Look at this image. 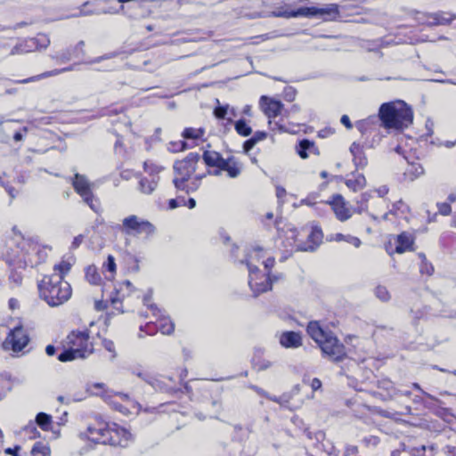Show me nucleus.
<instances>
[{
	"label": "nucleus",
	"mask_w": 456,
	"mask_h": 456,
	"mask_svg": "<svg viewBox=\"0 0 456 456\" xmlns=\"http://www.w3.org/2000/svg\"><path fill=\"white\" fill-rule=\"evenodd\" d=\"M15 141H20L22 139V135L20 133H16L13 136Z\"/></svg>",
	"instance_id": "64"
},
{
	"label": "nucleus",
	"mask_w": 456,
	"mask_h": 456,
	"mask_svg": "<svg viewBox=\"0 0 456 456\" xmlns=\"http://www.w3.org/2000/svg\"><path fill=\"white\" fill-rule=\"evenodd\" d=\"M266 137V133L265 132H257L255 134V135L252 137V140L256 141V144L264 140Z\"/></svg>",
	"instance_id": "54"
},
{
	"label": "nucleus",
	"mask_w": 456,
	"mask_h": 456,
	"mask_svg": "<svg viewBox=\"0 0 456 456\" xmlns=\"http://www.w3.org/2000/svg\"><path fill=\"white\" fill-rule=\"evenodd\" d=\"M29 44H31L30 45H34L36 44H38L40 45L41 48H45L48 46V45L50 44V40L48 37H46L45 36H39L36 39H30L29 40Z\"/></svg>",
	"instance_id": "42"
},
{
	"label": "nucleus",
	"mask_w": 456,
	"mask_h": 456,
	"mask_svg": "<svg viewBox=\"0 0 456 456\" xmlns=\"http://www.w3.org/2000/svg\"><path fill=\"white\" fill-rule=\"evenodd\" d=\"M45 353L49 355V356H53L54 354H55V347L52 345H48L45 348Z\"/></svg>",
	"instance_id": "59"
},
{
	"label": "nucleus",
	"mask_w": 456,
	"mask_h": 456,
	"mask_svg": "<svg viewBox=\"0 0 456 456\" xmlns=\"http://www.w3.org/2000/svg\"><path fill=\"white\" fill-rule=\"evenodd\" d=\"M350 151L351 153L355 157L358 153H360L361 151V148H360V145L354 142L351 146H350Z\"/></svg>",
	"instance_id": "55"
},
{
	"label": "nucleus",
	"mask_w": 456,
	"mask_h": 456,
	"mask_svg": "<svg viewBox=\"0 0 456 456\" xmlns=\"http://www.w3.org/2000/svg\"><path fill=\"white\" fill-rule=\"evenodd\" d=\"M157 183L158 182L154 178L151 180L142 178L139 183L140 191L145 194H150L156 189Z\"/></svg>",
	"instance_id": "26"
},
{
	"label": "nucleus",
	"mask_w": 456,
	"mask_h": 456,
	"mask_svg": "<svg viewBox=\"0 0 456 456\" xmlns=\"http://www.w3.org/2000/svg\"><path fill=\"white\" fill-rule=\"evenodd\" d=\"M84 46H85V42L83 40H81L77 44L76 49L80 51L82 53H84Z\"/></svg>",
	"instance_id": "61"
},
{
	"label": "nucleus",
	"mask_w": 456,
	"mask_h": 456,
	"mask_svg": "<svg viewBox=\"0 0 456 456\" xmlns=\"http://www.w3.org/2000/svg\"><path fill=\"white\" fill-rule=\"evenodd\" d=\"M412 244V237L406 232H403L397 236L395 251L397 253H403L407 250H410L411 248Z\"/></svg>",
	"instance_id": "19"
},
{
	"label": "nucleus",
	"mask_w": 456,
	"mask_h": 456,
	"mask_svg": "<svg viewBox=\"0 0 456 456\" xmlns=\"http://www.w3.org/2000/svg\"><path fill=\"white\" fill-rule=\"evenodd\" d=\"M255 145H256V141L252 140V138H250L249 140H248L244 142V145H243L244 151L248 152Z\"/></svg>",
	"instance_id": "50"
},
{
	"label": "nucleus",
	"mask_w": 456,
	"mask_h": 456,
	"mask_svg": "<svg viewBox=\"0 0 456 456\" xmlns=\"http://www.w3.org/2000/svg\"><path fill=\"white\" fill-rule=\"evenodd\" d=\"M200 159V157L198 153H190L183 159L175 163L174 183L177 189L190 191H195L200 186V181L205 176L204 174L196 175L190 183H187L195 173Z\"/></svg>",
	"instance_id": "4"
},
{
	"label": "nucleus",
	"mask_w": 456,
	"mask_h": 456,
	"mask_svg": "<svg viewBox=\"0 0 456 456\" xmlns=\"http://www.w3.org/2000/svg\"><path fill=\"white\" fill-rule=\"evenodd\" d=\"M379 117L387 128L402 129L412 123V111L402 101L384 103L379 109Z\"/></svg>",
	"instance_id": "5"
},
{
	"label": "nucleus",
	"mask_w": 456,
	"mask_h": 456,
	"mask_svg": "<svg viewBox=\"0 0 456 456\" xmlns=\"http://www.w3.org/2000/svg\"><path fill=\"white\" fill-rule=\"evenodd\" d=\"M334 212L336 217L340 222H346L353 216V209L348 206V202L340 194H334L327 201Z\"/></svg>",
	"instance_id": "11"
},
{
	"label": "nucleus",
	"mask_w": 456,
	"mask_h": 456,
	"mask_svg": "<svg viewBox=\"0 0 456 456\" xmlns=\"http://www.w3.org/2000/svg\"><path fill=\"white\" fill-rule=\"evenodd\" d=\"M143 167L144 170L151 175L159 174L162 170L160 166L156 165L150 160L144 162Z\"/></svg>",
	"instance_id": "37"
},
{
	"label": "nucleus",
	"mask_w": 456,
	"mask_h": 456,
	"mask_svg": "<svg viewBox=\"0 0 456 456\" xmlns=\"http://www.w3.org/2000/svg\"><path fill=\"white\" fill-rule=\"evenodd\" d=\"M185 206H187L191 209L195 208V206H196L195 200L192 199V198L189 199L188 201H186V205Z\"/></svg>",
	"instance_id": "60"
},
{
	"label": "nucleus",
	"mask_w": 456,
	"mask_h": 456,
	"mask_svg": "<svg viewBox=\"0 0 456 456\" xmlns=\"http://www.w3.org/2000/svg\"><path fill=\"white\" fill-rule=\"evenodd\" d=\"M32 456H50V449L45 444L37 442L31 450Z\"/></svg>",
	"instance_id": "32"
},
{
	"label": "nucleus",
	"mask_w": 456,
	"mask_h": 456,
	"mask_svg": "<svg viewBox=\"0 0 456 456\" xmlns=\"http://www.w3.org/2000/svg\"><path fill=\"white\" fill-rule=\"evenodd\" d=\"M265 268L267 271H270L274 265V258L273 256H268L265 260L263 261Z\"/></svg>",
	"instance_id": "49"
},
{
	"label": "nucleus",
	"mask_w": 456,
	"mask_h": 456,
	"mask_svg": "<svg viewBox=\"0 0 456 456\" xmlns=\"http://www.w3.org/2000/svg\"><path fill=\"white\" fill-rule=\"evenodd\" d=\"M232 158H228L226 159H223L222 157L220 158V160L218 161L217 165H216V167L219 168V170H216L215 171V175H219L221 171L224 170V171H226L227 169V167H228V164L231 163V160H232Z\"/></svg>",
	"instance_id": "43"
},
{
	"label": "nucleus",
	"mask_w": 456,
	"mask_h": 456,
	"mask_svg": "<svg viewBox=\"0 0 456 456\" xmlns=\"http://www.w3.org/2000/svg\"><path fill=\"white\" fill-rule=\"evenodd\" d=\"M229 111V105L218 106L215 109L214 114L217 118L223 119Z\"/></svg>",
	"instance_id": "44"
},
{
	"label": "nucleus",
	"mask_w": 456,
	"mask_h": 456,
	"mask_svg": "<svg viewBox=\"0 0 456 456\" xmlns=\"http://www.w3.org/2000/svg\"><path fill=\"white\" fill-rule=\"evenodd\" d=\"M424 172L422 166L419 163L408 164L403 175L406 179L413 181L421 175Z\"/></svg>",
	"instance_id": "21"
},
{
	"label": "nucleus",
	"mask_w": 456,
	"mask_h": 456,
	"mask_svg": "<svg viewBox=\"0 0 456 456\" xmlns=\"http://www.w3.org/2000/svg\"><path fill=\"white\" fill-rule=\"evenodd\" d=\"M109 427L103 423H98L97 427H88L86 433L88 440L94 444H108Z\"/></svg>",
	"instance_id": "14"
},
{
	"label": "nucleus",
	"mask_w": 456,
	"mask_h": 456,
	"mask_svg": "<svg viewBox=\"0 0 456 456\" xmlns=\"http://www.w3.org/2000/svg\"><path fill=\"white\" fill-rule=\"evenodd\" d=\"M376 297L383 302H387L390 299V293L387 289L384 286H378L375 289Z\"/></svg>",
	"instance_id": "36"
},
{
	"label": "nucleus",
	"mask_w": 456,
	"mask_h": 456,
	"mask_svg": "<svg viewBox=\"0 0 456 456\" xmlns=\"http://www.w3.org/2000/svg\"><path fill=\"white\" fill-rule=\"evenodd\" d=\"M307 333L330 361L338 362L346 358L345 346L330 331L323 330L318 322H309Z\"/></svg>",
	"instance_id": "2"
},
{
	"label": "nucleus",
	"mask_w": 456,
	"mask_h": 456,
	"mask_svg": "<svg viewBox=\"0 0 456 456\" xmlns=\"http://www.w3.org/2000/svg\"><path fill=\"white\" fill-rule=\"evenodd\" d=\"M71 264L68 261L62 260L53 266V273L61 276L63 280L64 276L70 271Z\"/></svg>",
	"instance_id": "27"
},
{
	"label": "nucleus",
	"mask_w": 456,
	"mask_h": 456,
	"mask_svg": "<svg viewBox=\"0 0 456 456\" xmlns=\"http://www.w3.org/2000/svg\"><path fill=\"white\" fill-rule=\"evenodd\" d=\"M309 238L319 243L322 239V232L320 229L314 228L309 235Z\"/></svg>",
	"instance_id": "47"
},
{
	"label": "nucleus",
	"mask_w": 456,
	"mask_h": 456,
	"mask_svg": "<svg viewBox=\"0 0 456 456\" xmlns=\"http://www.w3.org/2000/svg\"><path fill=\"white\" fill-rule=\"evenodd\" d=\"M185 205H186V200L183 198L172 199L169 200V208H171V209L176 208L179 206H185Z\"/></svg>",
	"instance_id": "48"
},
{
	"label": "nucleus",
	"mask_w": 456,
	"mask_h": 456,
	"mask_svg": "<svg viewBox=\"0 0 456 456\" xmlns=\"http://www.w3.org/2000/svg\"><path fill=\"white\" fill-rule=\"evenodd\" d=\"M331 240L335 241L345 240L349 244H352L355 248H359L362 244V241L359 238L352 236V235H344L342 233H336L332 235Z\"/></svg>",
	"instance_id": "25"
},
{
	"label": "nucleus",
	"mask_w": 456,
	"mask_h": 456,
	"mask_svg": "<svg viewBox=\"0 0 456 456\" xmlns=\"http://www.w3.org/2000/svg\"><path fill=\"white\" fill-rule=\"evenodd\" d=\"M338 7L335 4H330L323 8L316 7H301L297 11L289 10L288 4L277 7L271 12L270 16L277 18H296V17H310L323 16L325 20H334L338 17Z\"/></svg>",
	"instance_id": "7"
},
{
	"label": "nucleus",
	"mask_w": 456,
	"mask_h": 456,
	"mask_svg": "<svg viewBox=\"0 0 456 456\" xmlns=\"http://www.w3.org/2000/svg\"><path fill=\"white\" fill-rule=\"evenodd\" d=\"M47 249L33 239H22L6 253V263L20 269L35 267L46 259Z\"/></svg>",
	"instance_id": "1"
},
{
	"label": "nucleus",
	"mask_w": 456,
	"mask_h": 456,
	"mask_svg": "<svg viewBox=\"0 0 456 456\" xmlns=\"http://www.w3.org/2000/svg\"><path fill=\"white\" fill-rule=\"evenodd\" d=\"M248 284L256 296L271 289L272 283L269 277L264 274L258 275L256 271L251 268V262H248Z\"/></svg>",
	"instance_id": "12"
},
{
	"label": "nucleus",
	"mask_w": 456,
	"mask_h": 456,
	"mask_svg": "<svg viewBox=\"0 0 456 456\" xmlns=\"http://www.w3.org/2000/svg\"><path fill=\"white\" fill-rule=\"evenodd\" d=\"M120 231L130 236H138L141 234L149 236L154 233L155 227L148 220L141 218L136 215H131L122 220Z\"/></svg>",
	"instance_id": "8"
},
{
	"label": "nucleus",
	"mask_w": 456,
	"mask_h": 456,
	"mask_svg": "<svg viewBox=\"0 0 456 456\" xmlns=\"http://www.w3.org/2000/svg\"><path fill=\"white\" fill-rule=\"evenodd\" d=\"M11 273L9 275L10 282L13 283L15 286H19L22 282V274L18 270H20L18 267L10 266Z\"/></svg>",
	"instance_id": "35"
},
{
	"label": "nucleus",
	"mask_w": 456,
	"mask_h": 456,
	"mask_svg": "<svg viewBox=\"0 0 456 456\" xmlns=\"http://www.w3.org/2000/svg\"><path fill=\"white\" fill-rule=\"evenodd\" d=\"M204 134V129L202 128H185L183 132V137L185 139H199Z\"/></svg>",
	"instance_id": "33"
},
{
	"label": "nucleus",
	"mask_w": 456,
	"mask_h": 456,
	"mask_svg": "<svg viewBox=\"0 0 456 456\" xmlns=\"http://www.w3.org/2000/svg\"><path fill=\"white\" fill-rule=\"evenodd\" d=\"M260 108L268 118H275L281 114L283 104L280 101L263 95L259 101Z\"/></svg>",
	"instance_id": "15"
},
{
	"label": "nucleus",
	"mask_w": 456,
	"mask_h": 456,
	"mask_svg": "<svg viewBox=\"0 0 456 456\" xmlns=\"http://www.w3.org/2000/svg\"><path fill=\"white\" fill-rule=\"evenodd\" d=\"M36 422L43 430H48L51 427L52 417L46 413L40 412L36 417Z\"/></svg>",
	"instance_id": "30"
},
{
	"label": "nucleus",
	"mask_w": 456,
	"mask_h": 456,
	"mask_svg": "<svg viewBox=\"0 0 456 456\" xmlns=\"http://www.w3.org/2000/svg\"><path fill=\"white\" fill-rule=\"evenodd\" d=\"M20 450V447L19 446H16L14 449H12V448H7L5 449V453L6 454H10V455H13V456H18L17 455V451Z\"/></svg>",
	"instance_id": "58"
},
{
	"label": "nucleus",
	"mask_w": 456,
	"mask_h": 456,
	"mask_svg": "<svg viewBox=\"0 0 456 456\" xmlns=\"http://www.w3.org/2000/svg\"><path fill=\"white\" fill-rule=\"evenodd\" d=\"M221 155L216 151H207L203 154V160L207 166L216 167Z\"/></svg>",
	"instance_id": "29"
},
{
	"label": "nucleus",
	"mask_w": 456,
	"mask_h": 456,
	"mask_svg": "<svg viewBox=\"0 0 456 456\" xmlns=\"http://www.w3.org/2000/svg\"><path fill=\"white\" fill-rule=\"evenodd\" d=\"M157 327L162 334L170 335L175 330V323L168 317H162L158 320Z\"/></svg>",
	"instance_id": "24"
},
{
	"label": "nucleus",
	"mask_w": 456,
	"mask_h": 456,
	"mask_svg": "<svg viewBox=\"0 0 456 456\" xmlns=\"http://www.w3.org/2000/svg\"><path fill=\"white\" fill-rule=\"evenodd\" d=\"M340 122L347 128V129H351L352 128V123L350 121V118L347 115H343L341 117V119H340Z\"/></svg>",
	"instance_id": "51"
},
{
	"label": "nucleus",
	"mask_w": 456,
	"mask_h": 456,
	"mask_svg": "<svg viewBox=\"0 0 456 456\" xmlns=\"http://www.w3.org/2000/svg\"><path fill=\"white\" fill-rule=\"evenodd\" d=\"M102 345L107 351L111 353L110 358L113 359L116 356L114 343L111 340L105 338L102 340Z\"/></svg>",
	"instance_id": "46"
},
{
	"label": "nucleus",
	"mask_w": 456,
	"mask_h": 456,
	"mask_svg": "<svg viewBox=\"0 0 456 456\" xmlns=\"http://www.w3.org/2000/svg\"><path fill=\"white\" fill-rule=\"evenodd\" d=\"M28 43H29V41L26 42L25 45L20 44V45H15L12 49L11 54L14 55V54L24 53L29 52L32 45H28Z\"/></svg>",
	"instance_id": "39"
},
{
	"label": "nucleus",
	"mask_w": 456,
	"mask_h": 456,
	"mask_svg": "<svg viewBox=\"0 0 456 456\" xmlns=\"http://www.w3.org/2000/svg\"><path fill=\"white\" fill-rule=\"evenodd\" d=\"M370 197V194L368 192L362 194L361 200L358 202V207L356 208V211L358 213H362L367 209L366 203L368 202Z\"/></svg>",
	"instance_id": "40"
},
{
	"label": "nucleus",
	"mask_w": 456,
	"mask_h": 456,
	"mask_svg": "<svg viewBox=\"0 0 456 456\" xmlns=\"http://www.w3.org/2000/svg\"><path fill=\"white\" fill-rule=\"evenodd\" d=\"M29 338L21 325L14 327L3 343L5 350L21 351L28 344Z\"/></svg>",
	"instance_id": "10"
},
{
	"label": "nucleus",
	"mask_w": 456,
	"mask_h": 456,
	"mask_svg": "<svg viewBox=\"0 0 456 456\" xmlns=\"http://www.w3.org/2000/svg\"><path fill=\"white\" fill-rule=\"evenodd\" d=\"M455 18L456 16L446 12H435L428 14L425 22L429 26L447 25Z\"/></svg>",
	"instance_id": "16"
},
{
	"label": "nucleus",
	"mask_w": 456,
	"mask_h": 456,
	"mask_svg": "<svg viewBox=\"0 0 456 456\" xmlns=\"http://www.w3.org/2000/svg\"><path fill=\"white\" fill-rule=\"evenodd\" d=\"M297 153L302 159H306L308 157L307 151L311 153L316 152V148L314 143L309 140H302L300 141L297 147Z\"/></svg>",
	"instance_id": "23"
},
{
	"label": "nucleus",
	"mask_w": 456,
	"mask_h": 456,
	"mask_svg": "<svg viewBox=\"0 0 456 456\" xmlns=\"http://www.w3.org/2000/svg\"><path fill=\"white\" fill-rule=\"evenodd\" d=\"M276 195L279 199L283 198L286 195V191L282 187H276Z\"/></svg>",
	"instance_id": "57"
},
{
	"label": "nucleus",
	"mask_w": 456,
	"mask_h": 456,
	"mask_svg": "<svg viewBox=\"0 0 456 456\" xmlns=\"http://www.w3.org/2000/svg\"><path fill=\"white\" fill-rule=\"evenodd\" d=\"M419 256L422 259V263L420 265V273L428 274V275H431L434 272V268H433L432 265L426 261V257L424 255L419 254Z\"/></svg>",
	"instance_id": "38"
},
{
	"label": "nucleus",
	"mask_w": 456,
	"mask_h": 456,
	"mask_svg": "<svg viewBox=\"0 0 456 456\" xmlns=\"http://www.w3.org/2000/svg\"><path fill=\"white\" fill-rule=\"evenodd\" d=\"M132 434L126 428L118 427L117 425H113V427L111 428L109 427V444L126 447L128 444L132 441Z\"/></svg>",
	"instance_id": "13"
},
{
	"label": "nucleus",
	"mask_w": 456,
	"mask_h": 456,
	"mask_svg": "<svg viewBox=\"0 0 456 456\" xmlns=\"http://www.w3.org/2000/svg\"><path fill=\"white\" fill-rule=\"evenodd\" d=\"M236 132L242 136H248L252 133V129L244 119L238 120L235 125Z\"/></svg>",
	"instance_id": "34"
},
{
	"label": "nucleus",
	"mask_w": 456,
	"mask_h": 456,
	"mask_svg": "<svg viewBox=\"0 0 456 456\" xmlns=\"http://www.w3.org/2000/svg\"><path fill=\"white\" fill-rule=\"evenodd\" d=\"M437 208L439 213L443 216H448L452 211V208L449 202L438 203Z\"/></svg>",
	"instance_id": "45"
},
{
	"label": "nucleus",
	"mask_w": 456,
	"mask_h": 456,
	"mask_svg": "<svg viewBox=\"0 0 456 456\" xmlns=\"http://www.w3.org/2000/svg\"><path fill=\"white\" fill-rule=\"evenodd\" d=\"M83 240H84V236L82 234L80 235H77V237L74 238L73 240V242H72V247L74 248H77L80 246V244L83 242Z\"/></svg>",
	"instance_id": "53"
},
{
	"label": "nucleus",
	"mask_w": 456,
	"mask_h": 456,
	"mask_svg": "<svg viewBox=\"0 0 456 456\" xmlns=\"http://www.w3.org/2000/svg\"><path fill=\"white\" fill-rule=\"evenodd\" d=\"M377 192L379 197H384L385 195H387L388 193V188L386 185H383V186L379 187V189H377Z\"/></svg>",
	"instance_id": "56"
},
{
	"label": "nucleus",
	"mask_w": 456,
	"mask_h": 456,
	"mask_svg": "<svg viewBox=\"0 0 456 456\" xmlns=\"http://www.w3.org/2000/svg\"><path fill=\"white\" fill-rule=\"evenodd\" d=\"M74 68H75V65H71V66H69V67H66V68H63V69H53V70L47 71V72L42 73V74L35 76V77H31L29 78H27V79H24V80L20 81V83H28V82L37 81V80H39L41 78H45V77H53V76H57V75H60V74H61L63 72L71 71V70L74 69Z\"/></svg>",
	"instance_id": "20"
},
{
	"label": "nucleus",
	"mask_w": 456,
	"mask_h": 456,
	"mask_svg": "<svg viewBox=\"0 0 456 456\" xmlns=\"http://www.w3.org/2000/svg\"><path fill=\"white\" fill-rule=\"evenodd\" d=\"M103 267L106 268L111 273V276L109 279H112L113 274L116 272L115 258L110 255L107 258V262L103 265Z\"/></svg>",
	"instance_id": "41"
},
{
	"label": "nucleus",
	"mask_w": 456,
	"mask_h": 456,
	"mask_svg": "<svg viewBox=\"0 0 456 456\" xmlns=\"http://www.w3.org/2000/svg\"><path fill=\"white\" fill-rule=\"evenodd\" d=\"M366 184V179L362 174H352L346 178V185L352 191H357L362 190Z\"/></svg>",
	"instance_id": "18"
},
{
	"label": "nucleus",
	"mask_w": 456,
	"mask_h": 456,
	"mask_svg": "<svg viewBox=\"0 0 456 456\" xmlns=\"http://www.w3.org/2000/svg\"><path fill=\"white\" fill-rule=\"evenodd\" d=\"M66 346L68 349L58 356L61 362L83 359L90 355L94 351L89 331L86 330L71 331L66 338Z\"/></svg>",
	"instance_id": "6"
},
{
	"label": "nucleus",
	"mask_w": 456,
	"mask_h": 456,
	"mask_svg": "<svg viewBox=\"0 0 456 456\" xmlns=\"http://www.w3.org/2000/svg\"><path fill=\"white\" fill-rule=\"evenodd\" d=\"M243 113L246 115H250V106L247 105L243 109Z\"/></svg>",
	"instance_id": "63"
},
{
	"label": "nucleus",
	"mask_w": 456,
	"mask_h": 456,
	"mask_svg": "<svg viewBox=\"0 0 456 456\" xmlns=\"http://www.w3.org/2000/svg\"><path fill=\"white\" fill-rule=\"evenodd\" d=\"M226 172L231 178H236L241 172V165L232 158L231 163L228 164Z\"/></svg>",
	"instance_id": "31"
},
{
	"label": "nucleus",
	"mask_w": 456,
	"mask_h": 456,
	"mask_svg": "<svg viewBox=\"0 0 456 456\" xmlns=\"http://www.w3.org/2000/svg\"><path fill=\"white\" fill-rule=\"evenodd\" d=\"M263 257H264L263 249L259 247L255 248L252 250V252L248 255V257L246 260L247 265L248 266V262H251V268L254 271H257V268L254 264L256 262H259V260Z\"/></svg>",
	"instance_id": "28"
},
{
	"label": "nucleus",
	"mask_w": 456,
	"mask_h": 456,
	"mask_svg": "<svg viewBox=\"0 0 456 456\" xmlns=\"http://www.w3.org/2000/svg\"><path fill=\"white\" fill-rule=\"evenodd\" d=\"M280 343L284 347H298L302 344V338L299 333L294 331L283 332L280 337Z\"/></svg>",
	"instance_id": "17"
},
{
	"label": "nucleus",
	"mask_w": 456,
	"mask_h": 456,
	"mask_svg": "<svg viewBox=\"0 0 456 456\" xmlns=\"http://www.w3.org/2000/svg\"><path fill=\"white\" fill-rule=\"evenodd\" d=\"M72 184L76 192L80 195L89 208L94 212H99L100 202L92 191L94 184L90 183L85 175L79 174L75 175Z\"/></svg>",
	"instance_id": "9"
},
{
	"label": "nucleus",
	"mask_w": 456,
	"mask_h": 456,
	"mask_svg": "<svg viewBox=\"0 0 456 456\" xmlns=\"http://www.w3.org/2000/svg\"><path fill=\"white\" fill-rule=\"evenodd\" d=\"M38 289L40 297L51 306L62 305L72 293L69 283L56 274L45 275L38 283Z\"/></svg>",
	"instance_id": "3"
},
{
	"label": "nucleus",
	"mask_w": 456,
	"mask_h": 456,
	"mask_svg": "<svg viewBox=\"0 0 456 456\" xmlns=\"http://www.w3.org/2000/svg\"><path fill=\"white\" fill-rule=\"evenodd\" d=\"M86 279L90 284L94 286H100L102 282V277L94 265H89L86 267Z\"/></svg>",
	"instance_id": "22"
},
{
	"label": "nucleus",
	"mask_w": 456,
	"mask_h": 456,
	"mask_svg": "<svg viewBox=\"0 0 456 456\" xmlns=\"http://www.w3.org/2000/svg\"><path fill=\"white\" fill-rule=\"evenodd\" d=\"M311 387L314 391L320 389L322 387V381L317 378L313 379Z\"/></svg>",
	"instance_id": "52"
},
{
	"label": "nucleus",
	"mask_w": 456,
	"mask_h": 456,
	"mask_svg": "<svg viewBox=\"0 0 456 456\" xmlns=\"http://www.w3.org/2000/svg\"><path fill=\"white\" fill-rule=\"evenodd\" d=\"M447 200L449 203H452L456 201V191L452 192L448 198Z\"/></svg>",
	"instance_id": "62"
}]
</instances>
